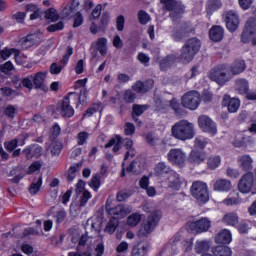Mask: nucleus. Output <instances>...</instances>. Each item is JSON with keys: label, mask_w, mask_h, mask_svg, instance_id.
<instances>
[{"label": "nucleus", "mask_w": 256, "mask_h": 256, "mask_svg": "<svg viewBox=\"0 0 256 256\" xmlns=\"http://www.w3.org/2000/svg\"><path fill=\"white\" fill-rule=\"evenodd\" d=\"M223 7L221 0H208L206 3L207 15H212L215 11H219Z\"/></svg>", "instance_id": "29"}, {"label": "nucleus", "mask_w": 256, "mask_h": 256, "mask_svg": "<svg viewBox=\"0 0 256 256\" xmlns=\"http://www.w3.org/2000/svg\"><path fill=\"white\" fill-rule=\"evenodd\" d=\"M56 219V223H63L65 221V217H67V212L65 209H60L56 212V215H54Z\"/></svg>", "instance_id": "53"}, {"label": "nucleus", "mask_w": 256, "mask_h": 256, "mask_svg": "<svg viewBox=\"0 0 256 256\" xmlns=\"http://www.w3.org/2000/svg\"><path fill=\"white\" fill-rule=\"evenodd\" d=\"M213 254L215 256H231L233 255V251L229 246H216L213 248Z\"/></svg>", "instance_id": "36"}, {"label": "nucleus", "mask_w": 256, "mask_h": 256, "mask_svg": "<svg viewBox=\"0 0 256 256\" xmlns=\"http://www.w3.org/2000/svg\"><path fill=\"white\" fill-rule=\"evenodd\" d=\"M76 139L78 145H85L87 143V139H89V133L86 131H82L77 134Z\"/></svg>", "instance_id": "52"}, {"label": "nucleus", "mask_w": 256, "mask_h": 256, "mask_svg": "<svg viewBox=\"0 0 256 256\" xmlns=\"http://www.w3.org/2000/svg\"><path fill=\"white\" fill-rule=\"evenodd\" d=\"M160 2L164 4V9L170 12V17L173 21H177L185 11L183 4L177 2V0H160Z\"/></svg>", "instance_id": "5"}, {"label": "nucleus", "mask_w": 256, "mask_h": 256, "mask_svg": "<svg viewBox=\"0 0 256 256\" xmlns=\"http://www.w3.org/2000/svg\"><path fill=\"white\" fill-rule=\"evenodd\" d=\"M79 167H81L79 164L72 165L68 170V181H73L75 177H77V172L79 171Z\"/></svg>", "instance_id": "50"}, {"label": "nucleus", "mask_w": 256, "mask_h": 256, "mask_svg": "<svg viewBox=\"0 0 256 256\" xmlns=\"http://www.w3.org/2000/svg\"><path fill=\"white\" fill-rule=\"evenodd\" d=\"M191 193L198 203H207L209 201V190L207 189V184L204 182H194Z\"/></svg>", "instance_id": "6"}, {"label": "nucleus", "mask_w": 256, "mask_h": 256, "mask_svg": "<svg viewBox=\"0 0 256 256\" xmlns=\"http://www.w3.org/2000/svg\"><path fill=\"white\" fill-rule=\"evenodd\" d=\"M47 72H38L33 76V83L36 89H45V78Z\"/></svg>", "instance_id": "30"}, {"label": "nucleus", "mask_w": 256, "mask_h": 256, "mask_svg": "<svg viewBox=\"0 0 256 256\" xmlns=\"http://www.w3.org/2000/svg\"><path fill=\"white\" fill-rule=\"evenodd\" d=\"M215 241H216V243H222V244L229 245V243H231V241H233V236L231 234V231H229L227 229H223L216 235Z\"/></svg>", "instance_id": "22"}, {"label": "nucleus", "mask_w": 256, "mask_h": 256, "mask_svg": "<svg viewBox=\"0 0 256 256\" xmlns=\"http://www.w3.org/2000/svg\"><path fill=\"white\" fill-rule=\"evenodd\" d=\"M245 69H247L245 60H235L229 67L230 73H232V75H241Z\"/></svg>", "instance_id": "24"}, {"label": "nucleus", "mask_w": 256, "mask_h": 256, "mask_svg": "<svg viewBox=\"0 0 256 256\" xmlns=\"http://www.w3.org/2000/svg\"><path fill=\"white\" fill-rule=\"evenodd\" d=\"M169 184L168 186L170 189H179L181 185L183 184V181L181 178H179V175L175 174V172H172L168 178Z\"/></svg>", "instance_id": "35"}, {"label": "nucleus", "mask_w": 256, "mask_h": 256, "mask_svg": "<svg viewBox=\"0 0 256 256\" xmlns=\"http://www.w3.org/2000/svg\"><path fill=\"white\" fill-rule=\"evenodd\" d=\"M160 220H161V211L155 210L154 212H152L148 217L146 223H144L143 225L144 233L149 235V233H151L153 229L157 227V224L159 223Z\"/></svg>", "instance_id": "13"}, {"label": "nucleus", "mask_w": 256, "mask_h": 256, "mask_svg": "<svg viewBox=\"0 0 256 256\" xmlns=\"http://www.w3.org/2000/svg\"><path fill=\"white\" fill-rule=\"evenodd\" d=\"M226 175L227 177H230L231 179H237L241 173H239V170L235 168H227L226 169Z\"/></svg>", "instance_id": "60"}, {"label": "nucleus", "mask_w": 256, "mask_h": 256, "mask_svg": "<svg viewBox=\"0 0 256 256\" xmlns=\"http://www.w3.org/2000/svg\"><path fill=\"white\" fill-rule=\"evenodd\" d=\"M90 187L94 189V191H97L99 187H101V180L99 179V175H94L91 179Z\"/></svg>", "instance_id": "57"}, {"label": "nucleus", "mask_w": 256, "mask_h": 256, "mask_svg": "<svg viewBox=\"0 0 256 256\" xmlns=\"http://www.w3.org/2000/svg\"><path fill=\"white\" fill-rule=\"evenodd\" d=\"M211 81H215L218 85H225L228 81H231V74L227 65H221L211 70L209 75Z\"/></svg>", "instance_id": "3"}, {"label": "nucleus", "mask_w": 256, "mask_h": 256, "mask_svg": "<svg viewBox=\"0 0 256 256\" xmlns=\"http://www.w3.org/2000/svg\"><path fill=\"white\" fill-rule=\"evenodd\" d=\"M147 111V105H139L134 104L132 107V119L137 123V125L141 126V121L139 117Z\"/></svg>", "instance_id": "23"}, {"label": "nucleus", "mask_w": 256, "mask_h": 256, "mask_svg": "<svg viewBox=\"0 0 256 256\" xmlns=\"http://www.w3.org/2000/svg\"><path fill=\"white\" fill-rule=\"evenodd\" d=\"M33 75H30L22 80L23 87L26 89H33Z\"/></svg>", "instance_id": "61"}, {"label": "nucleus", "mask_w": 256, "mask_h": 256, "mask_svg": "<svg viewBox=\"0 0 256 256\" xmlns=\"http://www.w3.org/2000/svg\"><path fill=\"white\" fill-rule=\"evenodd\" d=\"M173 170L165 162H160L155 167V176L156 177H165V175H171Z\"/></svg>", "instance_id": "27"}, {"label": "nucleus", "mask_w": 256, "mask_h": 256, "mask_svg": "<svg viewBox=\"0 0 256 256\" xmlns=\"http://www.w3.org/2000/svg\"><path fill=\"white\" fill-rule=\"evenodd\" d=\"M149 252V245L145 243H139L133 247L131 256H145Z\"/></svg>", "instance_id": "32"}, {"label": "nucleus", "mask_w": 256, "mask_h": 256, "mask_svg": "<svg viewBox=\"0 0 256 256\" xmlns=\"http://www.w3.org/2000/svg\"><path fill=\"white\" fill-rule=\"evenodd\" d=\"M109 25V13H103L101 20H100V29H105Z\"/></svg>", "instance_id": "63"}, {"label": "nucleus", "mask_w": 256, "mask_h": 256, "mask_svg": "<svg viewBox=\"0 0 256 256\" xmlns=\"http://www.w3.org/2000/svg\"><path fill=\"white\" fill-rule=\"evenodd\" d=\"M41 39H43V34H30L20 40V44L22 49H29V47H33V45H37L41 43Z\"/></svg>", "instance_id": "16"}, {"label": "nucleus", "mask_w": 256, "mask_h": 256, "mask_svg": "<svg viewBox=\"0 0 256 256\" xmlns=\"http://www.w3.org/2000/svg\"><path fill=\"white\" fill-rule=\"evenodd\" d=\"M189 33L190 31L187 29V26L184 25L179 30H175L172 37L175 41H181L182 39H185Z\"/></svg>", "instance_id": "37"}, {"label": "nucleus", "mask_w": 256, "mask_h": 256, "mask_svg": "<svg viewBox=\"0 0 256 256\" xmlns=\"http://www.w3.org/2000/svg\"><path fill=\"white\" fill-rule=\"evenodd\" d=\"M140 222H141V215L137 213L130 215L127 219V225H129L130 227H137V225H139Z\"/></svg>", "instance_id": "45"}, {"label": "nucleus", "mask_w": 256, "mask_h": 256, "mask_svg": "<svg viewBox=\"0 0 256 256\" xmlns=\"http://www.w3.org/2000/svg\"><path fill=\"white\" fill-rule=\"evenodd\" d=\"M255 181V176L253 173L248 172L242 176L238 183V189L241 193H250L253 189V182Z\"/></svg>", "instance_id": "12"}, {"label": "nucleus", "mask_w": 256, "mask_h": 256, "mask_svg": "<svg viewBox=\"0 0 256 256\" xmlns=\"http://www.w3.org/2000/svg\"><path fill=\"white\" fill-rule=\"evenodd\" d=\"M124 133L127 136H131L135 133V124L131 123V122H127L124 125Z\"/></svg>", "instance_id": "55"}, {"label": "nucleus", "mask_w": 256, "mask_h": 256, "mask_svg": "<svg viewBox=\"0 0 256 256\" xmlns=\"http://www.w3.org/2000/svg\"><path fill=\"white\" fill-rule=\"evenodd\" d=\"M178 242H179V237H175L174 240L172 241L171 247L162 250L160 255L161 256H166L167 255V251H172L171 255H175V253H177V251H178L177 250V243Z\"/></svg>", "instance_id": "46"}, {"label": "nucleus", "mask_w": 256, "mask_h": 256, "mask_svg": "<svg viewBox=\"0 0 256 256\" xmlns=\"http://www.w3.org/2000/svg\"><path fill=\"white\" fill-rule=\"evenodd\" d=\"M207 159V153L200 150H192L189 154V161L192 165H201Z\"/></svg>", "instance_id": "20"}, {"label": "nucleus", "mask_w": 256, "mask_h": 256, "mask_svg": "<svg viewBox=\"0 0 256 256\" xmlns=\"http://www.w3.org/2000/svg\"><path fill=\"white\" fill-rule=\"evenodd\" d=\"M175 63V57L173 55H168L162 60H160V68L162 71H165V69H168V67H171Z\"/></svg>", "instance_id": "41"}, {"label": "nucleus", "mask_w": 256, "mask_h": 256, "mask_svg": "<svg viewBox=\"0 0 256 256\" xmlns=\"http://www.w3.org/2000/svg\"><path fill=\"white\" fill-rule=\"evenodd\" d=\"M132 90L135 91V93H147V86L142 81H136L132 86Z\"/></svg>", "instance_id": "48"}, {"label": "nucleus", "mask_w": 256, "mask_h": 256, "mask_svg": "<svg viewBox=\"0 0 256 256\" xmlns=\"http://www.w3.org/2000/svg\"><path fill=\"white\" fill-rule=\"evenodd\" d=\"M221 165V156L219 155H211L207 159V167L211 171H215Z\"/></svg>", "instance_id": "34"}, {"label": "nucleus", "mask_w": 256, "mask_h": 256, "mask_svg": "<svg viewBox=\"0 0 256 256\" xmlns=\"http://www.w3.org/2000/svg\"><path fill=\"white\" fill-rule=\"evenodd\" d=\"M50 153L53 156H58L61 154V150L63 149V145L61 142L54 141L49 146Z\"/></svg>", "instance_id": "43"}, {"label": "nucleus", "mask_w": 256, "mask_h": 256, "mask_svg": "<svg viewBox=\"0 0 256 256\" xmlns=\"http://www.w3.org/2000/svg\"><path fill=\"white\" fill-rule=\"evenodd\" d=\"M26 9L28 13H31L30 14L31 21H35V19H39V17H41V9H39L37 5H34V4L27 5Z\"/></svg>", "instance_id": "38"}, {"label": "nucleus", "mask_w": 256, "mask_h": 256, "mask_svg": "<svg viewBox=\"0 0 256 256\" xmlns=\"http://www.w3.org/2000/svg\"><path fill=\"white\" fill-rule=\"evenodd\" d=\"M237 163L242 171H252L253 169V157L249 154L238 156Z\"/></svg>", "instance_id": "19"}, {"label": "nucleus", "mask_w": 256, "mask_h": 256, "mask_svg": "<svg viewBox=\"0 0 256 256\" xmlns=\"http://www.w3.org/2000/svg\"><path fill=\"white\" fill-rule=\"evenodd\" d=\"M231 181L227 179H219L214 183V191L227 192L231 191Z\"/></svg>", "instance_id": "28"}, {"label": "nucleus", "mask_w": 256, "mask_h": 256, "mask_svg": "<svg viewBox=\"0 0 256 256\" xmlns=\"http://www.w3.org/2000/svg\"><path fill=\"white\" fill-rule=\"evenodd\" d=\"M45 17L52 22L57 21L59 19V14H57V10L54 8H50L45 12Z\"/></svg>", "instance_id": "49"}, {"label": "nucleus", "mask_w": 256, "mask_h": 256, "mask_svg": "<svg viewBox=\"0 0 256 256\" xmlns=\"http://www.w3.org/2000/svg\"><path fill=\"white\" fill-rule=\"evenodd\" d=\"M222 222H224L225 225H230L232 227H235V225L239 223V216L235 212L227 213L222 218Z\"/></svg>", "instance_id": "33"}, {"label": "nucleus", "mask_w": 256, "mask_h": 256, "mask_svg": "<svg viewBox=\"0 0 256 256\" xmlns=\"http://www.w3.org/2000/svg\"><path fill=\"white\" fill-rule=\"evenodd\" d=\"M222 105L223 107L228 108L229 113H237L241 106V102L237 98H231L229 95H224Z\"/></svg>", "instance_id": "17"}, {"label": "nucleus", "mask_w": 256, "mask_h": 256, "mask_svg": "<svg viewBox=\"0 0 256 256\" xmlns=\"http://www.w3.org/2000/svg\"><path fill=\"white\" fill-rule=\"evenodd\" d=\"M60 115L66 119H69L75 115V110L71 106L69 96L64 97L60 107Z\"/></svg>", "instance_id": "18"}, {"label": "nucleus", "mask_w": 256, "mask_h": 256, "mask_svg": "<svg viewBox=\"0 0 256 256\" xmlns=\"http://www.w3.org/2000/svg\"><path fill=\"white\" fill-rule=\"evenodd\" d=\"M235 89L240 95L249 93V81L244 78H239L235 81Z\"/></svg>", "instance_id": "26"}, {"label": "nucleus", "mask_w": 256, "mask_h": 256, "mask_svg": "<svg viewBox=\"0 0 256 256\" xmlns=\"http://www.w3.org/2000/svg\"><path fill=\"white\" fill-rule=\"evenodd\" d=\"M194 249L198 254L205 253L206 251H209V242L205 240L197 241Z\"/></svg>", "instance_id": "40"}, {"label": "nucleus", "mask_w": 256, "mask_h": 256, "mask_svg": "<svg viewBox=\"0 0 256 256\" xmlns=\"http://www.w3.org/2000/svg\"><path fill=\"white\" fill-rule=\"evenodd\" d=\"M200 104L201 94L195 90L189 91L182 96L181 105L184 106L185 109L195 111Z\"/></svg>", "instance_id": "4"}, {"label": "nucleus", "mask_w": 256, "mask_h": 256, "mask_svg": "<svg viewBox=\"0 0 256 256\" xmlns=\"http://www.w3.org/2000/svg\"><path fill=\"white\" fill-rule=\"evenodd\" d=\"M224 17L228 31H231V33L237 31L239 27V14L233 10H230L224 13Z\"/></svg>", "instance_id": "14"}, {"label": "nucleus", "mask_w": 256, "mask_h": 256, "mask_svg": "<svg viewBox=\"0 0 256 256\" xmlns=\"http://www.w3.org/2000/svg\"><path fill=\"white\" fill-rule=\"evenodd\" d=\"M106 211L108 215L112 217V219H123V217H127L131 211H133V208L129 205H117L115 207L109 208V206H106Z\"/></svg>", "instance_id": "7"}, {"label": "nucleus", "mask_w": 256, "mask_h": 256, "mask_svg": "<svg viewBox=\"0 0 256 256\" xmlns=\"http://www.w3.org/2000/svg\"><path fill=\"white\" fill-rule=\"evenodd\" d=\"M256 33V18L251 17L246 21L244 30L242 32L241 41L242 43H249L251 36Z\"/></svg>", "instance_id": "10"}, {"label": "nucleus", "mask_w": 256, "mask_h": 256, "mask_svg": "<svg viewBox=\"0 0 256 256\" xmlns=\"http://www.w3.org/2000/svg\"><path fill=\"white\" fill-rule=\"evenodd\" d=\"M200 49L201 40L195 37L188 39L182 47L181 61H183V63H191L193 57H195L196 53H199Z\"/></svg>", "instance_id": "2"}, {"label": "nucleus", "mask_w": 256, "mask_h": 256, "mask_svg": "<svg viewBox=\"0 0 256 256\" xmlns=\"http://www.w3.org/2000/svg\"><path fill=\"white\" fill-rule=\"evenodd\" d=\"M211 41L219 42L223 40L225 30L221 26H213L209 31Z\"/></svg>", "instance_id": "25"}, {"label": "nucleus", "mask_w": 256, "mask_h": 256, "mask_svg": "<svg viewBox=\"0 0 256 256\" xmlns=\"http://www.w3.org/2000/svg\"><path fill=\"white\" fill-rule=\"evenodd\" d=\"M41 185H43L42 177H39L36 182H32L29 188L31 195H37V193H39V190L41 189Z\"/></svg>", "instance_id": "44"}, {"label": "nucleus", "mask_w": 256, "mask_h": 256, "mask_svg": "<svg viewBox=\"0 0 256 256\" xmlns=\"http://www.w3.org/2000/svg\"><path fill=\"white\" fill-rule=\"evenodd\" d=\"M63 27H65V25L63 24V21H60L56 24L48 26L47 31H49V33H55V31H61Z\"/></svg>", "instance_id": "54"}, {"label": "nucleus", "mask_w": 256, "mask_h": 256, "mask_svg": "<svg viewBox=\"0 0 256 256\" xmlns=\"http://www.w3.org/2000/svg\"><path fill=\"white\" fill-rule=\"evenodd\" d=\"M121 145H123V138L119 135H116L115 138H111L110 141L105 145V149H109V147H113V152L117 153L120 151Z\"/></svg>", "instance_id": "31"}, {"label": "nucleus", "mask_w": 256, "mask_h": 256, "mask_svg": "<svg viewBox=\"0 0 256 256\" xmlns=\"http://www.w3.org/2000/svg\"><path fill=\"white\" fill-rule=\"evenodd\" d=\"M101 107V103L95 104L93 107L86 110L84 117H91L94 115V113H97L99 111V108Z\"/></svg>", "instance_id": "62"}, {"label": "nucleus", "mask_w": 256, "mask_h": 256, "mask_svg": "<svg viewBox=\"0 0 256 256\" xmlns=\"http://www.w3.org/2000/svg\"><path fill=\"white\" fill-rule=\"evenodd\" d=\"M198 125L204 133L217 135V124L207 115H202L198 118Z\"/></svg>", "instance_id": "8"}, {"label": "nucleus", "mask_w": 256, "mask_h": 256, "mask_svg": "<svg viewBox=\"0 0 256 256\" xmlns=\"http://www.w3.org/2000/svg\"><path fill=\"white\" fill-rule=\"evenodd\" d=\"M209 145V139L203 136H197L194 140V147L203 151Z\"/></svg>", "instance_id": "39"}, {"label": "nucleus", "mask_w": 256, "mask_h": 256, "mask_svg": "<svg viewBox=\"0 0 256 256\" xmlns=\"http://www.w3.org/2000/svg\"><path fill=\"white\" fill-rule=\"evenodd\" d=\"M5 116L9 117V119H15V113H17V109L14 106L9 105L5 108Z\"/></svg>", "instance_id": "56"}, {"label": "nucleus", "mask_w": 256, "mask_h": 256, "mask_svg": "<svg viewBox=\"0 0 256 256\" xmlns=\"http://www.w3.org/2000/svg\"><path fill=\"white\" fill-rule=\"evenodd\" d=\"M22 153L28 160L33 159V157L39 159V157H41V155L43 154V147L39 146V144H32L30 146H27L22 151Z\"/></svg>", "instance_id": "15"}, {"label": "nucleus", "mask_w": 256, "mask_h": 256, "mask_svg": "<svg viewBox=\"0 0 256 256\" xmlns=\"http://www.w3.org/2000/svg\"><path fill=\"white\" fill-rule=\"evenodd\" d=\"M138 20L141 25H147L148 21H151V17L147 12L140 10L138 13Z\"/></svg>", "instance_id": "51"}, {"label": "nucleus", "mask_w": 256, "mask_h": 256, "mask_svg": "<svg viewBox=\"0 0 256 256\" xmlns=\"http://www.w3.org/2000/svg\"><path fill=\"white\" fill-rule=\"evenodd\" d=\"M117 81L121 85H123L125 83H129V81H131V76H129L128 74H125V73H119L117 76Z\"/></svg>", "instance_id": "59"}, {"label": "nucleus", "mask_w": 256, "mask_h": 256, "mask_svg": "<svg viewBox=\"0 0 256 256\" xmlns=\"http://www.w3.org/2000/svg\"><path fill=\"white\" fill-rule=\"evenodd\" d=\"M91 49H95V51H99L100 55H107V38H98L97 41L92 42ZM97 56V53L94 54Z\"/></svg>", "instance_id": "21"}, {"label": "nucleus", "mask_w": 256, "mask_h": 256, "mask_svg": "<svg viewBox=\"0 0 256 256\" xmlns=\"http://www.w3.org/2000/svg\"><path fill=\"white\" fill-rule=\"evenodd\" d=\"M135 99H137V94L131 90H125L123 93V101L124 103H135Z\"/></svg>", "instance_id": "42"}, {"label": "nucleus", "mask_w": 256, "mask_h": 256, "mask_svg": "<svg viewBox=\"0 0 256 256\" xmlns=\"http://www.w3.org/2000/svg\"><path fill=\"white\" fill-rule=\"evenodd\" d=\"M189 228L191 231H193V233H207V231L211 229V220H209V218H201L190 223Z\"/></svg>", "instance_id": "11"}, {"label": "nucleus", "mask_w": 256, "mask_h": 256, "mask_svg": "<svg viewBox=\"0 0 256 256\" xmlns=\"http://www.w3.org/2000/svg\"><path fill=\"white\" fill-rule=\"evenodd\" d=\"M171 133L178 141H189L195 137V125L188 120H180L172 126Z\"/></svg>", "instance_id": "1"}, {"label": "nucleus", "mask_w": 256, "mask_h": 256, "mask_svg": "<svg viewBox=\"0 0 256 256\" xmlns=\"http://www.w3.org/2000/svg\"><path fill=\"white\" fill-rule=\"evenodd\" d=\"M17 140L14 138L8 142L4 143V147L5 149H7V151H15V149H17Z\"/></svg>", "instance_id": "58"}, {"label": "nucleus", "mask_w": 256, "mask_h": 256, "mask_svg": "<svg viewBox=\"0 0 256 256\" xmlns=\"http://www.w3.org/2000/svg\"><path fill=\"white\" fill-rule=\"evenodd\" d=\"M167 159L173 165H183L187 159V154L181 148H172L167 154Z\"/></svg>", "instance_id": "9"}, {"label": "nucleus", "mask_w": 256, "mask_h": 256, "mask_svg": "<svg viewBox=\"0 0 256 256\" xmlns=\"http://www.w3.org/2000/svg\"><path fill=\"white\" fill-rule=\"evenodd\" d=\"M117 227H119V220L112 218L108 222V224L105 228V231H106V233H110V235H112V233L117 229Z\"/></svg>", "instance_id": "47"}, {"label": "nucleus", "mask_w": 256, "mask_h": 256, "mask_svg": "<svg viewBox=\"0 0 256 256\" xmlns=\"http://www.w3.org/2000/svg\"><path fill=\"white\" fill-rule=\"evenodd\" d=\"M103 253H105V246L103 243H99L94 249L93 256H103Z\"/></svg>", "instance_id": "64"}]
</instances>
